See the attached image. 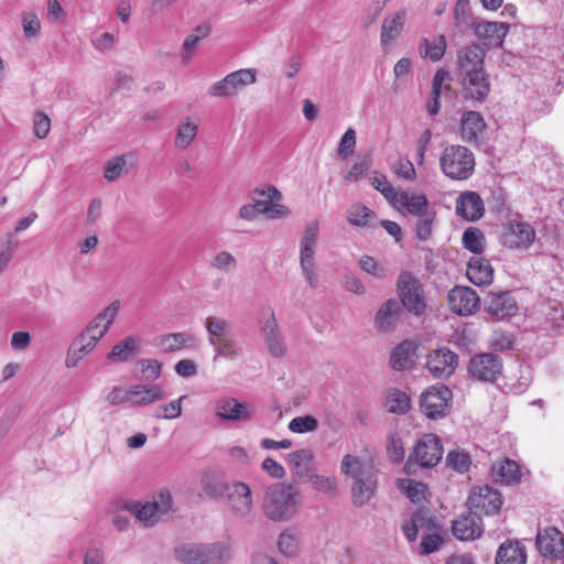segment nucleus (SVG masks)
<instances>
[{
	"instance_id": "nucleus-59",
	"label": "nucleus",
	"mask_w": 564,
	"mask_h": 564,
	"mask_svg": "<svg viewBox=\"0 0 564 564\" xmlns=\"http://www.w3.org/2000/svg\"><path fill=\"white\" fill-rule=\"evenodd\" d=\"M22 28L26 37H35L41 31V21L35 12L26 11L22 14Z\"/></svg>"
},
{
	"instance_id": "nucleus-20",
	"label": "nucleus",
	"mask_w": 564,
	"mask_h": 564,
	"mask_svg": "<svg viewBox=\"0 0 564 564\" xmlns=\"http://www.w3.org/2000/svg\"><path fill=\"white\" fill-rule=\"evenodd\" d=\"M265 313L267 318L261 322V333L265 345L271 356L282 358L285 356L288 349L284 337L279 329L273 310L269 307Z\"/></svg>"
},
{
	"instance_id": "nucleus-18",
	"label": "nucleus",
	"mask_w": 564,
	"mask_h": 564,
	"mask_svg": "<svg viewBox=\"0 0 564 564\" xmlns=\"http://www.w3.org/2000/svg\"><path fill=\"white\" fill-rule=\"evenodd\" d=\"M434 514L427 508L415 510L409 522L402 524L401 530L409 542H414L419 533H427L441 529Z\"/></svg>"
},
{
	"instance_id": "nucleus-33",
	"label": "nucleus",
	"mask_w": 564,
	"mask_h": 564,
	"mask_svg": "<svg viewBox=\"0 0 564 564\" xmlns=\"http://www.w3.org/2000/svg\"><path fill=\"white\" fill-rule=\"evenodd\" d=\"M486 129L484 117L478 111H466L460 119L462 139L467 143H478Z\"/></svg>"
},
{
	"instance_id": "nucleus-61",
	"label": "nucleus",
	"mask_w": 564,
	"mask_h": 564,
	"mask_svg": "<svg viewBox=\"0 0 564 564\" xmlns=\"http://www.w3.org/2000/svg\"><path fill=\"white\" fill-rule=\"evenodd\" d=\"M355 148L356 131L352 128H348L340 139L337 153L343 160H345L354 153Z\"/></svg>"
},
{
	"instance_id": "nucleus-42",
	"label": "nucleus",
	"mask_w": 564,
	"mask_h": 564,
	"mask_svg": "<svg viewBox=\"0 0 564 564\" xmlns=\"http://www.w3.org/2000/svg\"><path fill=\"white\" fill-rule=\"evenodd\" d=\"M384 405L390 413L405 414L411 408V399L405 391L398 388H389Z\"/></svg>"
},
{
	"instance_id": "nucleus-32",
	"label": "nucleus",
	"mask_w": 564,
	"mask_h": 564,
	"mask_svg": "<svg viewBox=\"0 0 564 564\" xmlns=\"http://www.w3.org/2000/svg\"><path fill=\"white\" fill-rule=\"evenodd\" d=\"M130 403L134 406H144L162 401L166 398L163 388L159 384H134L129 388Z\"/></svg>"
},
{
	"instance_id": "nucleus-22",
	"label": "nucleus",
	"mask_w": 564,
	"mask_h": 564,
	"mask_svg": "<svg viewBox=\"0 0 564 564\" xmlns=\"http://www.w3.org/2000/svg\"><path fill=\"white\" fill-rule=\"evenodd\" d=\"M449 308L462 316L473 314L478 305L479 297L471 288L457 285L447 295Z\"/></svg>"
},
{
	"instance_id": "nucleus-7",
	"label": "nucleus",
	"mask_w": 564,
	"mask_h": 564,
	"mask_svg": "<svg viewBox=\"0 0 564 564\" xmlns=\"http://www.w3.org/2000/svg\"><path fill=\"white\" fill-rule=\"evenodd\" d=\"M257 82V72L253 68H241L227 74L220 80L213 83L208 95L215 98H232L245 87Z\"/></svg>"
},
{
	"instance_id": "nucleus-37",
	"label": "nucleus",
	"mask_w": 564,
	"mask_h": 564,
	"mask_svg": "<svg viewBox=\"0 0 564 564\" xmlns=\"http://www.w3.org/2000/svg\"><path fill=\"white\" fill-rule=\"evenodd\" d=\"M140 341L137 337L128 336L116 344L108 352L107 359L126 362L139 352Z\"/></svg>"
},
{
	"instance_id": "nucleus-30",
	"label": "nucleus",
	"mask_w": 564,
	"mask_h": 564,
	"mask_svg": "<svg viewBox=\"0 0 564 564\" xmlns=\"http://www.w3.org/2000/svg\"><path fill=\"white\" fill-rule=\"evenodd\" d=\"M456 213L469 221L478 220L484 214V203L476 192L462 193L456 199Z\"/></svg>"
},
{
	"instance_id": "nucleus-28",
	"label": "nucleus",
	"mask_w": 564,
	"mask_h": 564,
	"mask_svg": "<svg viewBox=\"0 0 564 564\" xmlns=\"http://www.w3.org/2000/svg\"><path fill=\"white\" fill-rule=\"evenodd\" d=\"M452 531L454 536L460 541L475 540L484 531L482 519L469 510L468 514L453 521Z\"/></svg>"
},
{
	"instance_id": "nucleus-21",
	"label": "nucleus",
	"mask_w": 564,
	"mask_h": 564,
	"mask_svg": "<svg viewBox=\"0 0 564 564\" xmlns=\"http://www.w3.org/2000/svg\"><path fill=\"white\" fill-rule=\"evenodd\" d=\"M536 550L543 557L558 558L564 555V534L555 527L539 530Z\"/></svg>"
},
{
	"instance_id": "nucleus-64",
	"label": "nucleus",
	"mask_w": 564,
	"mask_h": 564,
	"mask_svg": "<svg viewBox=\"0 0 564 564\" xmlns=\"http://www.w3.org/2000/svg\"><path fill=\"white\" fill-rule=\"evenodd\" d=\"M371 215V210L366 206H352L349 209L348 221L354 226L365 227L368 224Z\"/></svg>"
},
{
	"instance_id": "nucleus-49",
	"label": "nucleus",
	"mask_w": 564,
	"mask_h": 564,
	"mask_svg": "<svg viewBox=\"0 0 564 564\" xmlns=\"http://www.w3.org/2000/svg\"><path fill=\"white\" fill-rule=\"evenodd\" d=\"M443 529H438L432 532L423 533L419 545L420 555H429L441 549L444 544V538L442 535Z\"/></svg>"
},
{
	"instance_id": "nucleus-55",
	"label": "nucleus",
	"mask_w": 564,
	"mask_h": 564,
	"mask_svg": "<svg viewBox=\"0 0 564 564\" xmlns=\"http://www.w3.org/2000/svg\"><path fill=\"white\" fill-rule=\"evenodd\" d=\"M210 265L223 272H234L238 261L229 251L218 252L210 261Z\"/></svg>"
},
{
	"instance_id": "nucleus-26",
	"label": "nucleus",
	"mask_w": 564,
	"mask_h": 564,
	"mask_svg": "<svg viewBox=\"0 0 564 564\" xmlns=\"http://www.w3.org/2000/svg\"><path fill=\"white\" fill-rule=\"evenodd\" d=\"M392 205L400 212L411 214L415 217L422 216L432 210L430 208L427 197L419 192H413L410 194L400 189Z\"/></svg>"
},
{
	"instance_id": "nucleus-51",
	"label": "nucleus",
	"mask_w": 564,
	"mask_h": 564,
	"mask_svg": "<svg viewBox=\"0 0 564 564\" xmlns=\"http://www.w3.org/2000/svg\"><path fill=\"white\" fill-rule=\"evenodd\" d=\"M278 549L286 557H293L297 554L299 542L296 534L292 530H284L279 534Z\"/></svg>"
},
{
	"instance_id": "nucleus-53",
	"label": "nucleus",
	"mask_w": 564,
	"mask_h": 564,
	"mask_svg": "<svg viewBox=\"0 0 564 564\" xmlns=\"http://www.w3.org/2000/svg\"><path fill=\"white\" fill-rule=\"evenodd\" d=\"M307 480L316 491L332 496L337 492V480L335 477L318 475L314 471Z\"/></svg>"
},
{
	"instance_id": "nucleus-12",
	"label": "nucleus",
	"mask_w": 564,
	"mask_h": 564,
	"mask_svg": "<svg viewBox=\"0 0 564 564\" xmlns=\"http://www.w3.org/2000/svg\"><path fill=\"white\" fill-rule=\"evenodd\" d=\"M172 508V496L169 491H162L153 498L152 501L142 506L135 505L133 513L135 518L144 524V527L154 525L162 516L167 513Z\"/></svg>"
},
{
	"instance_id": "nucleus-63",
	"label": "nucleus",
	"mask_w": 564,
	"mask_h": 564,
	"mask_svg": "<svg viewBox=\"0 0 564 564\" xmlns=\"http://www.w3.org/2000/svg\"><path fill=\"white\" fill-rule=\"evenodd\" d=\"M454 20L457 26L471 25L469 0H457L454 7Z\"/></svg>"
},
{
	"instance_id": "nucleus-27",
	"label": "nucleus",
	"mask_w": 564,
	"mask_h": 564,
	"mask_svg": "<svg viewBox=\"0 0 564 564\" xmlns=\"http://www.w3.org/2000/svg\"><path fill=\"white\" fill-rule=\"evenodd\" d=\"M215 411L216 415L223 420L248 421L252 416L253 408L235 398H225L216 402Z\"/></svg>"
},
{
	"instance_id": "nucleus-3",
	"label": "nucleus",
	"mask_w": 564,
	"mask_h": 564,
	"mask_svg": "<svg viewBox=\"0 0 564 564\" xmlns=\"http://www.w3.org/2000/svg\"><path fill=\"white\" fill-rule=\"evenodd\" d=\"M175 558L183 564H225L231 557L230 547L224 542L183 543L174 549Z\"/></svg>"
},
{
	"instance_id": "nucleus-6",
	"label": "nucleus",
	"mask_w": 564,
	"mask_h": 564,
	"mask_svg": "<svg viewBox=\"0 0 564 564\" xmlns=\"http://www.w3.org/2000/svg\"><path fill=\"white\" fill-rule=\"evenodd\" d=\"M318 234V223L311 221L306 226L300 241V267L302 269L305 281L312 289L316 288L317 285L314 256L317 247Z\"/></svg>"
},
{
	"instance_id": "nucleus-16",
	"label": "nucleus",
	"mask_w": 564,
	"mask_h": 564,
	"mask_svg": "<svg viewBox=\"0 0 564 564\" xmlns=\"http://www.w3.org/2000/svg\"><path fill=\"white\" fill-rule=\"evenodd\" d=\"M534 229L524 221L511 220L503 226L501 242L510 249H525L534 240Z\"/></svg>"
},
{
	"instance_id": "nucleus-43",
	"label": "nucleus",
	"mask_w": 564,
	"mask_h": 564,
	"mask_svg": "<svg viewBox=\"0 0 564 564\" xmlns=\"http://www.w3.org/2000/svg\"><path fill=\"white\" fill-rule=\"evenodd\" d=\"M413 345L409 341H403L393 348L390 356V365L397 371H403L410 368L413 364Z\"/></svg>"
},
{
	"instance_id": "nucleus-41",
	"label": "nucleus",
	"mask_w": 564,
	"mask_h": 564,
	"mask_svg": "<svg viewBox=\"0 0 564 564\" xmlns=\"http://www.w3.org/2000/svg\"><path fill=\"white\" fill-rule=\"evenodd\" d=\"M120 308V301H112L87 326H95L99 337H104L112 325Z\"/></svg>"
},
{
	"instance_id": "nucleus-50",
	"label": "nucleus",
	"mask_w": 564,
	"mask_h": 564,
	"mask_svg": "<svg viewBox=\"0 0 564 564\" xmlns=\"http://www.w3.org/2000/svg\"><path fill=\"white\" fill-rule=\"evenodd\" d=\"M485 236L482 231L476 227L467 228L463 234L464 247L477 256L480 254L485 248Z\"/></svg>"
},
{
	"instance_id": "nucleus-1",
	"label": "nucleus",
	"mask_w": 564,
	"mask_h": 564,
	"mask_svg": "<svg viewBox=\"0 0 564 564\" xmlns=\"http://www.w3.org/2000/svg\"><path fill=\"white\" fill-rule=\"evenodd\" d=\"M340 471L354 479L351 502L355 507L367 505L376 496L379 470L371 463L347 454L341 459Z\"/></svg>"
},
{
	"instance_id": "nucleus-52",
	"label": "nucleus",
	"mask_w": 564,
	"mask_h": 564,
	"mask_svg": "<svg viewBox=\"0 0 564 564\" xmlns=\"http://www.w3.org/2000/svg\"><path fill=\"white\" fill-rule=\"evenodd\" d=\"M415 224V236L421 241H427L433 232V226L436 218L435 210H430L429 213L416 217Z\"/></svg>"
},
{
	"instance_id": "nucleus-24",
	"label": "nucleus",
	"mask_w": 564,
	"mask_h": 564,
	"mask_svg": "<svg viewBox=\"0 0 564 564\" xmlns=\"http://www.w3.org/2000/svg\"><path fill=\"white\" fill-rule=\"evenodd\" d=\"M286 460L295 482L307 480L315 470L313 466L314 453L310 448H302L288 454Z\"/></svg>"
},
{
	"instance_id": "nucleus-38",
	"label": "nucleus",
	"mask_w": 564,
	"mask_h": 564,
	"mask_svg": "<svg viewBox=\"0 0 564 564\" xmlns=\"http://www.w3.org/2000/svg\"><path fill=\"white\" fill-rule=\"evenodd\" d=\"M527 554L518 542L501 544L497 551L496 564H525Z\"/></svg>"
},
{
	"instance_id": "nucleus-25",
	"label": "nucleus",
	"mask_w": 564,
	"mask_h": 564,
	"mask_svg": "<svg viewBox=\"0 0 564 564\" xmlns=\"http://www.w3.org/2000/svg\"><path fill=\"white\" fill-rule=\"evenodd\" d=\"M509 31V24L503 22L481 21L474 25L475 35L487 47H499Z\"/></svg>"
},
{
	"instance_id": "nucleus-5",
	"label": "nucleus",
	"mask_w": 564,
	"mask_h": 564,
	"mask_svg": "<svg viewBox=\"0 0 564 564\" xmlns=\"http://www.w3.org/2000/svg\"><path fill=\"white\" fill-rule=\"evenodd\" d=\"M442 172L452 180H467L474 172L475 158L471 151L463 145H448L440 158Z\"/></svg>"
},
{
	"instance_id": "nucleus-44",
	"label": "nucleus",
	"mask_w": 564,
	"mask_h": 564,
	"mask_svg": "<svg viewBox=\"0 0 564 564\" xmlns=\"http://www.w3.org/2000/svg\"><path fill=\"white\" fill-rule=\"evenodd\" d=\"M198 131V124L189 117L182 120L177 126V132L175 137V147L180 150L187 149L196 138Z\"/></svg>"
},
{
	"instance_id": "nucleus-17",
	"label": "nucleus",
	"mask_w": 564,
	"mask_h": 564,
	"mask_svg": "<svg viewBox=\"0 0 564 564\" xmlns=\"http://www.w3.org/2000/svg\"><path fill=\"white\" fill-rule=\"evenodd\" d=\"M485 311L494 321H502L516 315L518 303L508 291L490 292L485 300Z\"/></svg>"
},
{
	"instance_id": "nucleus-58",
	"label": "nucleus",
	"mask_w": 564,
	"mask_h": 564,
	"mask_svg": "<svg viewBox=\"0 0 564 564\" xmlns=\"http://www.w3.org/2000/svg\"><path fill=\"white\" fill-rule=\"evenodd\" d=\"M126 164L127 162L124 155L116 156L109 160L104 167L105 178L109 182L116 181L122 174Z\"/></svg>"
},
{
	"instance_id": "nucleus-31",
	"label": "nucleus",
	"mask_w": 564,
	"mask_h": 564,
	"mask_svg": "<svg viewBox=\"0 0 564 564\" xmlns=\"http://www.w3.org/2000/svg\"><path fill=\"white\" fill-rule=\"evenodd\" d=\"M406 18V9H400L392 15L384 18L380 31V42L383 47L391 45L402 33Z\"/></svg>"
},
{
	"instance_id": "nucleus-10",
	"label": "nucleus",
	"mask_w": 564,
	"mask_h": 564,
	"mask_svg": "<svg viewBox=\"0 0 564 564\" xmlns=\"http://www.w3.org/2000/svg\"><path fill=\"white\" fill-rule=\"evenodd\" d=\"M502 360L491 352L477 354L470 358L468 372L480 382H494L502 372Z\"/></svg>"
},
{
	"instance_id": "nucleus-57",
	"label": "nucleus",
	"mask_w": 564,
	"mask_h": 564,
	"mask_svg": "<svg viewBox=\"0 0 564 564\" xmlns=\"http://www.w3.org/2000/svg\"><path fill=\"white\" fill-rule=\"evenodd\" d=\"M371 155L365 154L359 162L352 164L351 169L344 175L347 182H358L371 166Z\"/></svg>"
},
{
	"instance_id": "nucleus-2",
	"label": "nucleus",
	"mask_w": 564,
	"mask_h": 564,
	"mask_svg": "<svg viewBox=\"0 0 564 564\" xmlns=\"http://www.w3.org/2000/svg\"><path fill=\"white\" fill-rule=\"evenodd\" d=\"M299 505V488L291 484L278 482L265 491L263 512L272 521H289L295 516Z\"/></svg>"
},
{
	"instance_id": "nucleus-40",
	"label": "nucleus",
	"mask_w": 564,
	"mask_h": 564,
	"mask_svg": "<svg viewBox=\"0 0 564 564\" xmlns=\"http://www.w3.org/2000/svg\"><path fill=\"white\" fill-rule=\"evenodd\" d=\"M543 325L544 328L554 334H561L564 329V311L557 303H549L543 310Z\"/></svg>"
},
{
	"instance_id": "nucleus-60",
	"label": "nucleus",
	"mask_w": 564,
	"mask_h": 564,
	"mask_svg": "<svg viewBox=\"0 0 564 564\" xmlns=\"http://www.w3.org/2000/svg\"><path fill=\"white\" fill-rule=\"evenodd\" d=\"M215 351L214 360L219 357L232 358L238 354L236 341L228 337L212 345Z\"/></svg>"
},
{
	"instance_id": "nucleus-48",
	"label": "nucleus",
	"mask_w": 564,
	"mask_h": 564,
	"mask_svg": "<svg viewBox=\"0 0 564 564\" xmlns=\"http://www.w3.org/2000/svg\"><path fill=\"white\" fill-rule=\"evenodd\" d=\"M514 335L501 328L494 329L489 338L490 348L499 352L512 350L514 348Z\"/></svg>"
},
{
	"instance_id": "nucleus-36",
	"label": "nucleus",
	"mask_w": 564,
	"mask_h": 564,
	"mask_svg": "<svg viewBox=\"0 0 564 564\" xmlns=\"http://www.w3.org/2000/svg\"><path fill=\"white\" fill-rule=\"evenodd\" d=\"M156 345L165 352H174L183 348H192L197 345V338L192 333L180 332L162 335Z\"/></svg>"
},
{
	"instance_id": "nucleus-54",
	"label": "nucleus",
	"mask_w": 564,
	"mask_h": 564,
	"mask_svg": "<svg viewBox=\"0 0 564 564\" xmlns=\"http://www.w3.org/2000/svg\"><path fill=\"white\" fill-rule=\"evenodd\" d=\"M317 427L318 421L310 414L296 416L292 419L289 423V430L293 433L299 434L314 432L317 430Z\"/></svg>"
},
{
	"instance_id": "nucleus-23",
	"label": "nucleus",
	"mask_w": 564,
	"mask_h": 564,
	"mask_svg": "<svg viewBox=\"0 0 564 564\" xmlns=\"http://www.w3.org/2000/svg\"><path fill=\"white\" fill-rule=\"evenodd\" d=\"M486 51L478 44L463 47L457 54L458 76L485 69Z\"/></svg>"
},
{
	"instance_id": "nucleus-29",
	"label": "nucleus",
	"mask_w": 564,
	"mask_h": 564,
	"mask_svg": "<svg viewBox=\"0 0 564 564\" xmlns=\"http://www.w3.org/2000/svg\"><path fill=\"white\" fill-rule=\"evenodd\" d=\"M401 313L402 306L397 300L390 299L386 301L381 304L375 316V327L381 333L394 329Z\"/></svg>"
},
{
	"instance_id": "nucleus-4",
	"label": "nucleus",
	"mask_w": 564,
	"mask_h": 564,
	"mask_svg": "<svg viewBox=\"0 0 564 564\" xmlns=\"http://www.w3.org/2000/svg\"><path fill=\"white\" fill-rule=\"evenodd\" d=\"M205 489L209 496L226 498L228 507L238 517H246L252 509L251 489L242 481L206 485Z\"/></svg>"
},
{
	"instance_id": "nucleus-56",
	"label": "nucleus",
	"mask_w": 564,
	"mask_h": 564,
	"mask_svg": "<svg viewBox=\"0 0 564 564\" xmlns=\"http://www.w3.org/2000/svg\"><path fill=\"white\" fill-rule=\"evenodd\" d=\"M372 186L379 191L391 204L393 203L397 194H399L400 189H395L387 176L383 174H377L371 178Z\"/></svg>"
},
{
	"instance_id": "nucleus-47",
	"label": "nucleus",
	"mask_w": 564,
	"mask_h": 564,
	"mask_svg": "<svg viewBox=\"0 0 564 564\" xmlns=\"http://www.w3.org/2000/svg\"><path fill=\"white\" fill-rule=\"evenodd\" d=\"M281 192L273 185L257 187L251 193V199L258 208L267 207L271 203L281 200Z\"/></svg>"
},
{
	"instance_id": "nucleus-39",
	"label": "nucleus",
	"mask_w": 564,
	"mask_h": 564,
	"mask_svg": "<svg viewBox=\"0 0 564 564\" xmlns=\"http://www.w3.org/2000/svg\"><path fill=\"white\" fill-rule=\"evenodd\" d=\"M205 328L208 335L209 345L231 337L232 333L230 323L227 319L217 316H208L205 319Z\"/></svg>"
},
{
	"instance_id": "nucleus-11",
	"label": "nucleus",
	"mask_w": 564,
	"mask_h": 564,
	"mask_svg": "<svg viewBox=\"0 0 564 564\" xmlns=\"http://www.w3.org/2000/svg\"><path fill=\"white\" fill-rule=\"evenodd\" d=\"M467 506L476 514L492 516L501 509V495L489 486L475 487L467 499Z\"/></svg>"
},
{
	"instance_id": "nucleus-46",
	"label": "nucleus",
	"mask_w": 564,
	"mask_h": 564,
	"mask_svg": "<svg viewBox=\"0 0 564 564\" xmlns=\"http://www.w3.org/2000/svg\"><path fill=\"white\" fill-rule=\"evenodd\" d=\"M134 367L142 380L154 382L161 377L163 365L155 358H142L135 362Z\"/></svg>"
},
{
	"instance_id": "nucleus-15",
	"label": "nucleus",
	"mask_w": 564,
	"mask_h": 564,
	"mask_svg": "<svg viewBox=\"0 0 564 564\" xmlns=\"http://www.w3.org/2000/svg\"><path fill=\"white\" fill-rule=\"evenodd\" d=\"M412 456L422 467L437 465L443 456L441 438L435 434H424L414 446Z\"/></svg>"
},
{
	"instance_id": "nucleus-45",
	"label": "nucleus",
	"mask_w": 564,
	"mask_h": 564,
	"mask_svg": "<svg viewBox=\"0 0 564 564\" xmlns=\"http://www.w3.org/2000/svg\"><path fill=\"white\" fill-rule=\"evenodd\" d=\"M446 50V40L444 35L436 36L433 42L422 39L420 43V54L422 57L430 58L432 62H438Z\"/></svg>"
},
{
	"instance_id": "nucleus-62",
	"label": "nucleus",
	"mask_w": 564,
	"mask_h": 564,
	"mask_svg": "<svg viewBox=\"0 0 564 564\" xmlns=\"http://www.w3.org/2000/svg\"><path fill=\"white\" fill-rule=\"evenodd\" d=\"M446 464L459 473H465L470 466V457L465 452L453 451L448 453Z\"/></svg>"
},
{
	"instance_id": "nucleus-8",
	"label": "nucleus",
	"mask_w": 564,
	"mask_h": 564,
	"mask_svg": "<svg viewBox=\"0 0 564 564\" xmlns=\"http://www.w3.org/2000/svg\"><path fill=\"white\" fill-rule=\"evenodd\" d=\"M452 391L443 383L427 388L420 399L421 412L431 420L446 416L451 410Z\"/></svg>"
},
{
	"instance_id": "nucleus-35",
	"label": "nucleus",
	"mask_w": 564,
	"mask_h": 564,
	"mask_svg": "<svg viewBox=\"0 0 564 564\" xmlns=\"http://www.w3.org/2000/svg\"><path fill=\"white\" fill-rule=\"evenodd\" d=\"M491 475L496 482L507 486L519 484L522 477L518 463L509 458L496 462L491 467Z\"/></svg>"
},
{
	"instance_id": "nucleus-13",
	"label": "nucleus",
	"mask_w": 564,
	"mask_h": 564,
	"mask_svg": "<svg viewBox=\"0 0 564 564\" xmlns=\"http://www.w3.org/2000/svg\"><path fill=\"white\" fill-rule=\"evenodd\" d=\"M463 97L473 102L482 104L490 94L491 85L486 69L458 76Z\"/></svg>"
},
{
	"instance_id": "nucleus-19",
	"label": "nucleus",
	"mask_w": 564,
	"mask_h": 564,
	"mask_svg": "<svg viewBox=\"0 0 564 564\" xmlns=\"http://www.w3.org/2000/svg\"><path fill=\"white\" fill-rule=\"evenodd\" d=\"M457 366L458 355L448 348L436 349L427 355L426 368L435 378H448Z\"/></svg>"
},
{
	"instance_id": "nucleus-34",
	"label": "nucleus",
	"mask_w": 564,
	"mask_h": 564,
	"mask_svg": "<svg viewBox=\"0 0 564 564\" xmlns=\"http://www.w3.org/2000/svg\"><path fill=\"white\" fill-rule=\"evenodd\" d=\"M466 274L469 281L477 286L489 285L494 280V269L489 260L479 256L470 258Z\"/></svg>"
},
{
	"instance_id": "nucleus-9",
	"label": "nucleus",
	"mask_w": 564,
	"mask_h": 564,
	"mask_svg": "<svg viewBox=\"0 0 564 564\" xmlns=\"http://www.w3.org/2000/svg\"><path fill=\"white\" fill-rule=\"evenodd\" d=\"M398 294L401 306L414 315H421L425 307L423 289L420 282L410 272H402L398 279Z\"/></svg>"
},
{
	"instance_id": "nucleus-14",
	"label": "nucleus",
	"mask_w": 564,
	"mask_h": 564,
	"mask_svg": "<svg viewBox=\"0 0 564 564\" xmlns=\"http://www.w3.org/2000/svg\"><path fill=\"white\" fill-rule=\"evenodd\" d=\"M95 326H86V328L72 341L66 358L65 366L67 368H74L78 362L86 357L102 338L99 337L95 330Z\"/></svg>"
}]
</instances>
